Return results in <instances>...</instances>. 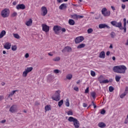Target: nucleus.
I'll return each mask as SVG.
<instances>
[{
	"label": "nucleus",
	"mask_w": 128,
	"mask_h": 128,
	"mask_svg": "<svg viewBox=\"0 0 128 128\" xmlns=\"http://www.w3.org/2000/svg\"><path fill=\"white\" fill-rule=\"evenodd\" d=\"M126 66L124 65L114 66L112 68L113 72H116V74H126Z\"/></svg>",
	"instance_id": "f257e3e1"
},
{
	"label": "nucleus",
	"mask_w": 128,
	"mask_h": 128,
	"mask_svg": "<svg viewBox=\"0 0 128 128\" xmlns=\"http://www.w3.org/2000/svg\"><path fill=\"white\" fill-rule=\"evenodd\" d=\"M68 122H73L74 126L75 128H80V122L78 120V119L74 118V117L72 116H70L68 118Z\"/></svg>",
	"instance_id": "f03ea898"
},
{
	"label": "nucleus",
	"mask_w": 128,
	"mask_h": 128,
	"mask_svg": "<svg viewBox=\"0 0 128 128\" xmlns=\"http://www.w3.org/2000/svg\"><path fill=\"white\" fill-rule=\"evenodd\" d=\"M53 100H56V102H58L60 100V91L57 90L55 92L54 96L52 97Z\"/></svg>",
	"instance_id": "7ed1b4c3"
},
{
	"label": "nucleus",
	"mask_w": 128,
	"mask_h": 128,
	"mask_svg": "<svg viewBox=\"0 0 128 128\" xmlns=\"http://www.w3.org/2000/svg\"><path fill=\"white\" fill-rule=\"evenodd\" d=\"M1 16L2 18H8L10 16V10L5 8L1 12Z\"/></svg>",
	"instance_id": "20e7f679"
},
{
	"label": "nucleus",
	"mask_w": 128,
	"mask_h": 128,
	"mask_svg": "<svg viewBox=\"0 0 128 128\" xmlns=\"http://www.w3.org/2000/svg\"><path fill=\"white\" fill-rule=\"evenodd\" d=\"M101 12L104 16H110V11L108 10V9L106 8H103Z\"/></svg>",
	"instance_id": "39448f33"
},
{
	"label": "nucleus",
	"mask_w": 128,
	"mask_h": 128,
	"mask_svg": "<svg viewBox=\"0 0 128 128\" xmlns=\"http://www.w3.org/2000/svg\"><path fill=\"white\" fill-rule=\"evenodd\" d=\"M32 67H28L26 68L24 71L22 73V76H24V78H26V76H28V72H30L32 70Z\"/></svg>",
	"instance_id": "423d86ee"
},
{
	"label": "nucleus",
	"mask_w": 128,
	"mask_h": 128,
	"mask_svg": "<svg viewBox=\"0 0 128 128\" xmlns=\"http://www.w3.org/2000/svg\"><path fill=\"white\" fill-rule=\"evenodd\" d=\"M48 14V9L46 7L43 6L41 8V15L42 16H46Z\"/></svg>",
	"instance_id": "0eeeda50"
},
{
	"label": "nucleus",
	"mask_w": 128,
	"mask_h": 128,
	"mask_svg": "<svg viewBox=\"0 0 128 128\" xmlns=\"http://www.w3.org/2000/svg\"><path fill=\"white\" fill-rule=\"evenodd\" d=\"M84 38L82 36H79L75 38V44H80L82 42H84Z\"/></svg>",
	"instance_id": "6e6552de"
},
{
	"label": "nucleus",
	"mask_w": 128,
	"mask_h": 128,
	"mask_svg": "<svg viewBox=\"0 0 128 128\" xmlns=\"http://www.w3.org/2000/svg\"><path fill=\"white\" fill-rule=\"evenodd\" d=\"M111 24L116 28H122V22H118L116 21H112L110 22Z\"/></svg>",
	"instance_id": "1a4fd4ad"
},
{
	"label": "nucleus",
	"mask_w": 128,
	"mask_h": 128,
	"mask_svg": "<svg viewBox=\"0 0 128 128\" xmlns=\"http://www.w3.org/2000/svg\"><path fill=\"white\" fill-rule=\"evenodd\" d=\"M42 27L43 32H50V26H48L46 24H42Z\"/></svg>",
	"instance_id": "9d476101"
},
{
	"label": "nucleus",
	"mask_w": 128,
	"mask_h": 128,
	"mask_svg": "<svg viewBox=\"0 0 128 128\" xmlns=\"http://www.w3.org/2000/svg\"><path fill=\"white\" fill-rule=\"evenodd\" d=\"M60 30H62V27L58 26H55L53 28V30L56 34H60Z\"/></svg>",
	"instance_id": "9b49d317"
},
{
	"label": "nucleus",
	"mask_w": 128,
	"mask_h": 128,
	"mask_svg": "<svg viewBox=\"0 0 128 128\" xmlns=\"http://www.w3.org/2000/svg\"><path fill=\"white\" fill-rule=\"evenodd\" d=\"M9 110L10 112L12 113L16 112H18V106L16 105H13L10 107Z\"/></svg>",
	"instance_id": "f8f14e48"
},
{
	"label": "nucleus",
	"mask_w": 128,
	"mask_h": 128,
	"mask_svg": "<svg viewBox=\"0 0 128 128\" xmlns=\"http://www.w3.org/2000/svg\"><path fill=\"white\" fill-rule=\"evenodd\" d=\"M98 28L100 30H102V28H110V26H108V25L106 24H100L98 25Z\"/></svg>",
	"instance_id": "ddd939ff"
},
{
	"label": "nucleus",
	"mask_w": 128,
	"mask_h": 128,
	"mask_svg": "<svg viewBox=\"0 0 128 128\" xmlns=\"http://www.w3.org/2000/svg\"><path fill=\"white\" fill-rule=\"evenodd\" d=\"M72 50V47L67 46L62 50V52H70Z\"/></svg>",
	"instance_id": "4468645a"
},
{
	"label": "nucleus",
	"mask_w": 128,
	"mask_h": 128,
	"mask_svg": "<svg viewBox=\"0 0 128 128\" xmlns=\"http://www.w3.org/2000/svg\"><path fill=\"white\" fill-rule=\"evenodd\" d=\"M16 10H24L26 6L24 4H19L16 6Z\"/></svg>",
	"instance_id": "2eb2a0df"
},
{
	"label": "nucleus",
	"mask_w": 128,
	"mask_h": 128,
	"mask_svg": "<svg viewBox=\"0 0 128 128\" xmlns=\"http://www.w3.org/2000/svg\"><path fill=\"white\" fill-rule=\"evenodd\" d=\"M11 46L12 44L8 42H7L4 45V48H6V50H10Z\"/></svg>",
	"instance_id": "dca6fc26"
},
{
	"label": "nucleus",
	"mask_w": 128,
	"mask_h": 128,
	"mask_svg": "<svg viewBox=\"0 0 128 128\" xmlns=\"http://www.w3.org/2000/svg\"><path fill=\"white\" fill-rule=\"evenodd\" d=\"M26 26H32V18H30L26 22Z\"/></svg>",
	"instance_id": "f3484780"
},
{
	"label": "nucleus",
	"mask_w": 128,
	"mask_h": 128,
	"mask_svg": "<svg viewBox=\"0 0 128 128\" xmlns=\"http://www.w3.org/2000/svg\"><path fill=\"white\" fill-rule=\"evenodd\" d=\"M72 18H74V20H78V18H82L84 16L74 14L72 16Z\"/></svg>",
	"instance_id": "a211bd4d"
},
{
	"label": "nucleus",
	"mask_w": 128,
	"mask_h": 128,
	"mask_svg": "<svg viewBox=\"0 0 128 128\" xmlns=\"http://www.w3.org/2000/svg\"><path fill=\"white\" fill-rule=\"evenodd\" d=\"M99 58H106V53L104 51H102L100 52Z\"/></svg>",
	"instance_id": "6ab92c4d"
},
{
	"label": "nucleus",
	"mask_w": 128,
	"mask_h": 128,
	"mask_svg": "<svg viewBox=\"0 0 128 128\" xmlns=\"http://www.w3.org/2000/svg\"><path fill=\"white\" fill-rule=\"evenodd\" d=\"M104 80V77L101 75L98 78V80L100 82V84H102L103 80Z\"/></svg>",
	"instance_id": "aec40b11"
},
{
	"label": "nucleus",
	"mask_w": 128,
	"mask_h": 128,
	"mask_svg": "<svg viewBox=\"0 0 128 128\" xmlns=\"http://www.w3.org/2000/svg\"><path fill=\"white\" fill-rule=\"evenodd\" d=\"M66 8V4H62L59 6V10H64Z\"/></svg>",
	"instance_id": "412c9836"
},
{
	"label": "nucleus",
	"mask_w": 128,
	"mask_h": 128,
	"mask_svg": "<svg viewBox=\"0 0 128 128\" xmlns=\"http://www.w3.org/2000/svg\"><path fill=\"white\" fill-rule=\"evenodd\" d=\"M6 34V30H2L0 34V38H2V37L4 36Z\"/></svg>",
	"instance_id": "4be33fe9"
},
{
	"label": "nucleus",
	"mask_w": 128,
	"mask_h": 128,
	"mask_svg": "<svg viewBox=\"0 0 128 128\" xmlns=\"http://www.w3.org/2000/svg\"><path fill=\"white\" fill-rule=\"evenodd\" d=\"M106 124H104V122H101L98 123V126H99V128H106Z\"/></svg>",
	"instance_id": "5701e85b"
},
{
	"label": "nucleus",
	"mask_w": 128,
	"mask_h": 128,
	"mask_svg": "<svg viewBox=\"0 0 128 128\" xmlns=\"http://www.w3.org/2000/svg\"><path fill=\"white\" fill-rule=\"evenodd\" d=\"M68 24L70 26H74L75 22L73 20L70 19L68 20Z\"/></svg>",
	"instance_id": "b1692460"
},
{
	"label": "nucleus",
	"mask_w": 128,
	"mask_h": 128,
	"mask_svg": "<svg viewBox=\"0 0 128 128\" xmlns=\"http://www.w3.org/2000/svg\"><path fill=\"white\" fill-rule=\"evenodd\" d=\"M120 78H122V77L120 76L116 75L115 76V80H116V82H120Z\"/></svg>",
	"instance_id": "393cba45"
},
{
	"label": "nucleus",
	"mask_w": 128,
	"mask_h": 128,
	"mask_svg": "<svg viewBox=\"0 0 128 128\" xmlns=\"http://www.w3.org/2000/svg\"><path fill=\"white\" fill-rule=\"evenodd\" d=\"M86 46V44H81L77 46V48H82Z\"/></svg>",
	"instance_id": "a878e982"
},
{
	"label": "nucleus",
	"mask_w": 128,
	"mask_h": 128,
	"mask_svg": "<svg viewBox=\"0 0 128 128\" xmlns=\"http://www.w3.org/2000/svg\"><path fill=\"white\" fill-rule=\"evenodd\" d=\"M16 90H13L8 95V98H12V96H14V94H16Z\"/></svg>",
	"instance_id": "bb28decb"
},
{
	"label": "nucleus",
	"mask_w": 128,
	"mask_h": 128,
	"mask_svg": "<svg viewBox=\"0 0 128 128\" xmlns=\"http://www.w3.org/2000/svg\"><path fill=\"white\" fill-rule=\"evenodd\" d=\"M64 104V100H60L58 102V106L60 108L62 104Z\"/></svg>",
	"instance_id": "cd10ccee"
},
{
	"label": "nucleus",
	"mask_w": 128,
	"mask_h": 128,
	"mask_svg": "<svg viewBox=\"0 0 128 128\" xmlns=\"http://www.w3.org/2000/svg\"><path fill=\"white\" fill-rule=\"evenodd\" d=\"M127 94L126 92H124L122 94L120 95V98H124L126 96Z\"/></svg>",
	"instance_id": "c85d7f7f"
},
{
	"label": "nucleus",
	"mask_w": 128,
	"mask_h": 128,
	"mask_svg": "<svg viewBox=\"0 0 128 128\" xmlns=\"http://www.w3.org/2000/svg\"><path fill=\"white\" fill-rule=\"evenodd\" d=\"M124 26L123 30H124V32H126V22H124Z\"/></svg>",
	"instance_id": "c756f323"
},
{
	"label": "nucleus",
	"mask_w": 128,
	"mask_h": 128,
	"mask_svg": "<svg viewBox=\"0 0 128 128\" xmlns=\"http://www.w3.org/2000/svg\"><path fill=\"white\" fill-rule=\"evenodd\" d=\"M45 110L48 111L50 110V105H47L45 106Z\"/></svg>",
	"instance_id": "7c9ffc66"
},
{
	"label": "nucleus",
	"mask_w": 128,
	"mask_h": 128,
	"mask_svg": "<svg viewBox=\"0 0 128 128\" xmlns=\"http://www.w3.org/2000/svg\"><path fill=\"white\" fill-rule=\"evenodd\" d=\"M90 94L92 98H96V92H91Z\"/></svg>",
	"instance_id": "2f4dec72"
},
{
	"label": "nucleus",
	"mask_w": 128,
	"mask_h": 128,
	"mask_svg": "<svg viewBox=\"0 0 128 128\" xmlns=\"http://www.w3.org/2000/svg\"><path fill=\"white\" fill-rule=\"evenodd\" d=\"M54 62H58L59 60H60V56H57L54 58H53Z\"/></svg>",
	"instance_id": "473e14b6"
},
{
	"label": "nucleus",
	"mask_w": 128,
	"mask_h": 128,
	"mask_svg": "<svg viewBox=\"0 0 128 128\" xmlns=\"http://www.w3.org/2000/svg\"><path fill=\"white\" fill-rule=\"evenodd\" d=\"M72 74H68L66 76V79L67 80H72Z\"/></svg>",
	"instance_id": "72a5a7b5"
},
{
	"label": "nucleus",
	"mask_w": 128,
	"mask_h": 128,
	"mask_svg": "<svg viewBox=\"0 0 128 128\" xmlns=\"http://www.w3.org/2000/svg\"><path fill=\"white\" fill-rule=\"evenodd\" d=\"M66 106H70V100H68V98H67L66 100V104H65Z\"/></svg>",
	"instance_id": "f704fd0d"
},
{
	"label": "nucleus",
	"mask_w": 128,
	"mask_h": 128,
	"mask_svg": "<svg viewBox=\"0 0 128 128\" xmlns=\"http://www.w3.org/2000/svg\"><path fill=\"white\" fill-rule=\"evenodd\" d=\"M16 49H17L16 46H12V50H13V52H16Z\"/></svg>",
	"instance_id": "c9c22d12"
},
{
	"label": "nucleus",
	"mask_w": 128,
	"mask_h": 128,
	"mask_svg": "<svg viewBox=\"0 0 128 128\" xmlns=\"http://www.w3.org/2000/svg\"><path fill=\"white\" fill-rule=\"evenodd\" d=\"M13 36L15 38H20V35L18 34H13Z\"/></svg>",
	"instance_id": "e433bc0d"
},
{
	"label": "nucleus",
	"mask_w": 128,
	"mask_h": 128,
	"mask_svg": "<svg viewBox=\"0 0 128 128\" xmlns=\"http://www.w3.org/2000/svg\"><path fill=\"white\" fill-rule=\"evenodd\" d=\"M110 36L112 38H114V37L116 36V33L114 32H112L110 34Z\"/></svg>",
	"instance_id": "4c0bfd02"
},
{
	"label": "nucleus",
	"mask_w": 128,
	"mask_h": 128,
	"mask_svg": "<svg viewBox=\"0 0 128 128\" xmlns=\"http://www.w3.org/2000/svg\"><path fill=\"white\" fill-rule=\"evenodd\" d=\"M90 74H91L92 76L94 77V76H96V72H94V71L91 70Z\"/></svg>",
	"instance_id": "58836bf2"
},
{
	"label": "nucleus",
	"mask_w": 128,
	"mask_h": 128,
	"mask_svg": "<svg viewBox=\"0 0 128 128\" xmlns=\"http://www.w3.org/2000/svg\"><path fill=\"white\" fill-rule=\"evenodd\" d=\"M114 87L112 86H109V92H114Z\"/></svg>",
	"instance_id": "ea45409f"
},
{
	"label": "nucleus",
	"mask_w": 128,
	"mask_h": 128,
	"mask_svg": "<svg viewBox=\"0 0 128 128\" xmlns=\"http://www.w3.org/2000/svg\"><path fill=\"white\" fill-rule=\"evenodd\" d=\"M110 82V81L108 80H104L102 82V84H108Z\"/></svg>",
	"instance_id": "a19ab883"
},
{
	"label": "nucleus",
	"mask_w": 128,
	"mask_h": 128,
	"mask_svg": "<svg viewBox=\"0 0 128 128\" xmlns=\"http://www.w3.org/2000/svg\"><path fill=\"white\" fill-rule=\"evenodd\" d=\"M87 32H88V34H92V32H94V30H92V28H90L88 30Z\"/></svg>",
	"instance_id": "79ce46f5"
},
{
	"label": "nucleus",
	"mask_w": 128,
	"mask_h": 128,
	"mask_svg": "<svg viewBox=\"0 0 128 128\" xmlns=\"http://www.w3.org/2000/svg\"><path fill=\"white\" fill-rule=\"evenodd\" d=\"M60 70L58 69L54 70V74H60Z\"/></svg>",
	"instance_id": "37998d69"
},
{
	"label": "nucleus",
	"mask_w": 128,
	"mask_h": 128,
	"mask_svg": "<svg viewBox=\"0 0 128 128\" xmlns=\"http://www.w3.org/2000/svg\"><path fill=\"white\" fill-rule=\"evenodd\" d=\"M68 116H72V111L69 110L67 112Z\"/></svg>",
	"instance_id": "c03bdc74"
},
{
	"label": "nucleus",
	"mask_w": 128,
	"mask_h": 128,
	"mask_svg": "<svg viewBox=\"0 0 128 128\" xmlns=\"http://www.w3.org/2000/svg\"><path fill=\"white\" fill-rule=\"evenodd\" d=\"M124 123L126 124H128V114L127 115L126 118L125 119Z\"/></svg>",
	"instance_id": "a18cd8bd"
},
{
	"label": "nucleus",
	"mask_w": 128,
	"mask_h": 128,
	"mask_svg": "<svg viewBox=\"0 0 128 128\" xmlns=\"http://www.w3.org/2000/svg\"><path fill=\"white\" fill-rule=\"evenodd\" d=\"M101 114H106V110L102 109L100 112Z\"/></svg>",
	"instance_id": "49530a36"
},
{
	"label": "nucleus",
	"mask_w": 128,
	"mask_h": 128,
	"mask_svg": "<svg viewBox=\"0 0 128 128\" xmlns=\"http://www.w3.org/2000/svg\"><path fill=\"white\" fill-rule=\"evenodd\" d=\"M74 90H76V92H78V87L76 86L74 88Z\"/></svg>",
	"instance_id": "de8ad7c7"
},
{
	"label": "nucleus",
	"mask_w": 128,
	"mask_h": 128,
	"mask_svg": "<svg viewBox=\"0 0 128 128\" xmlns=\"http://www.w3.org/2000/svg\"><path fill=\"white\" fill-rule=\"evenodd\" d=\"M89 92V89L88 87L86 90H85V94H88Z\"/></svg>",
	"instance_id": "09e8293b"
},
{
	"label": "nucleus",
	"mask_w": 128,
	"mask_h": 128,
	"mask_svg": "<svg viewBox=\"0 0 128 128\" xmlns=\"http://www.w3.org/2000/svg\"><path fill=\"white\" fill-rule=\"evenodd\" d=\"M60 30H62V32H66V30L64 28H61Z\"/></svg>",
	"instance_id": "8fccbe9b"
},
{
	"label": "nucleus",
	"mask_w": 128,
	"mask_h": 128,
	"mask_svg": "<svg viewBox=\"0 0 128 128\" xmlns=\"http://www.w3.org/2000/svg\"><path fill=\"white\" fill-rule=\"evenodd\" d=\"M4 98V96H0V100H2Z\"/></svg>",
	"instance_id": "3c124183"
},
{
	"label": "nucleus",
	"mask_w": 128,
	"mask_h": 128,
	"mask_svg": "<svg viewBox=\"0 0 128 128\" xmlns=\"http://www.w3.org/2000/svg\"><path fill=\"white\" fill-rule=\"evenodd\" d=\"M6 122V120H3L2 121L0 122V124H4V122Z\"/></svg>",
	"instance_id": "603ef678"
},
{
	"label": "nucleus",
	"mask_w": 128,
	"mask_h": 128,
	"mask_svg": "<svg viewBox=\"0 0 128 128\" xmlns=\"http://www.w3.org/2000/svg\"><path fill=\"white\" fill-rule=\"evenodd\" d=\"M92 106H94V108H96V104H94V102H92Z\"/></svg>",
	"instance_id": "864d4df0"
},
{
	"label": "nucleus",
	"mask_w": 128,
	"mask_h": 128,
	"mask_svg": "<svg viewBox=\"0 0 128 128\" xmlns=\"http://www.w3.org/2000/svg\"><path fill=\"white\" fill-rule=\"evenodd\" d=\"M122 10H124L126 8V5L124 4H122Z\"/></svg>",
	"instance_id": "5fc2aeb1"
},
{
	"label": "nucleus",
	"mask_w": 128,
	"mask_h": 128,
	"mask_svg": "<svg viewBox=\"0 0 128 128\" xmlns=\"http://www.w3.org/2000/svg\"><path fill=\"white\" fill-rule=\"evenodd\" d=\"M17 13L16 12H14L12 14V16H16L17 15Z\"/></svg>",
	"instance_id": "6e6d98bb"
},
{
	"label": "nucleus",
	"mask_w": 128,
	"mask_h": 128,
	"mask_svg": "<svg viewBox=\"0 0 128 128\" xmlns=\"http://www.w3.org/2000/svg\"><path fill=\"white\" fill-rule=\"evenodd\" d=\"M124 92H126L127 94H128V86H126V90H125Z\"/></svg>",
	"instance_id": "4d7b16f0"
},
{
	"label": "nucleus",
	"mask_w": 128,
	"mask_h": 128,
	"mask_svg": "<svg viewBox=\"0 0 128 128\" xmlns=\"http://www.w3.org/2000/svg\"><path fill=\"white\" fill-rule=\"evenodd\" d=\"M28 56H30V54H28V53H27L25 54V58H28Z\"/></svg>",
	"instance_id": "13d9d810"
},
{
	"label": "nucleus",
	"mask_w": 128,
	"mask_h": 128,
	"mask_svg": "<svg viewBox=\"0 0 128 128\" xmlns=\"http://www.w3.org/2000/svg\"><path fill=\"white\" fill-rule=\"evenodd\" d=\"M83 106H84V108H86V106H88V104H86V103H84Z\"/></svg>",
	"instance_id": "bf43d9fd"
},
{
	"label": "nucleus",
	"mask_w": 128,
	"mask_h": 128,
	"mask_svg": "<svg viewBox=\"0 0 128 128\" xmlns=\"http://www.w3.org/2000/svg\"><path fill=\"white\" fill-rule=\"evenodd\" d=\"M64 2L62 0H57V2L59 3H62Z\"/></svg>",
	"instance_id": "052dcab7"
},
{
	"label": "nucleus",
	"mask_w": 128,
	"mask_h": 128,
	"mask_svg": "<svg viewBox=\"0 0 128 128\" xmlns=\"http://www.w3.org/2000/svg\"><path fill=\"white\" fill-rule=\"evenodd\" d=\"M109 54H110V51H108L106 52V55L108 56Z\"/></svg>",
	"instance_id": "680f3d73"
},
{
	"label": "nucleus",
	"mask_w": 128,
	"mask_h": 128,
	"mask_svg": "<svg viewBox=\"0 0 128 128\" xmlns=\"http://www.w3.org/2000/svg\"><path fill=\"white\" fill-rule=\"evenodd\" d=\"M48 54V56H54V54H52V52H49V53Z\"/></svg>",
	"instance_id": "e2e57ef3"
},
{
	"label": "nucleus",
	"mask_w": 128,
	"mask_h": 128,
	"mask_svg": "<svg viewBox=\"0 0 128 128\" xmlns=\"http://www.w3.org/2000/svg\"><path fill=\"white\" fill-rule=\"evenodd\" d=\"M111 8L112 10H116V8H114V6H112Z\"/></svg>",
	"instance_id": "0e129e2a"
},
{
	"label": "nucleus",
	"mask_w": 128,
	"mask_h": 128,
	"mask_svg": "<svg viewBox=\"0 0 128 128\" xmlns=\"http://www.w3.org/2000/svg\"><path fill=\"white\" fill-rule=\"evenodd\" d=\"M121 2H128V0H121Z\"/></svg>",
	"instance_id": "69168bd1"
},
{
	"label": "nucleus",
	"mask_w": 128,
	"mask_h": 128,
	"mask_svg": "<svg viewBox=\"0 0 128 128\" xmlns=\"http://www.w3.org/2000/svg\"><path fill=\"white\" fill-rule=\"evenodd\" d=\"M110 48H112V44H110Z\"/></svg>",
	"instance_id": "338daca9"
},
{
	"label": "nucleus",
	"mask_w": 128,
	"mask_h": 128,
	"mask_svg": "<svg viewBox=\"0 0 128 128\" xmlns=\"http://www.w3.org/2000/svg\"><path fill=\"white\" fill-rule=\"evenodd\" d=\"M126 46H128V39L126 40Z\"/></svg>",
	"instance_id": "774afa93"
}]
</instances>
